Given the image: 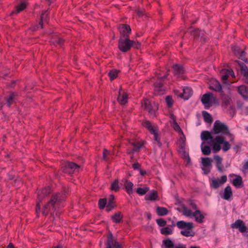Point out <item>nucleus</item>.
Segmentation results:
<instances>
[{
	"label": "nucleus",
	"mask_w": 248,
	"mask_h": 248,
	"mask_svg": "<svg viewBox=\"0 0 248 248\" xmlns=\"http://www.w3.org/2000/svg\"><path fill=\"white\" fill-rule=\"evenodd\" d=\"M27 5L25 2H22L19 5H17L16 7V14L19 13L20 12L23 11L26 8Z\"/></svg>",
	"instance_id": "obj_44"
},
{
	"label": "nucleus",
	"mask_w": 248,
	"mask_h": 248,
	"mask_svg": "<svg viewBox=\"0 0 248 248\" xmlns=\"http://www.w3.org/2000/svg\"><path fill=\"white\" fill-rule=\"evenodd\" d=\"M161 233L165 235L171 234L172 233V230L169 227H166L161 229Z\"/></svg>",
	"instance_id": "obj_38"
},
{
	"label": "nucleus",
	"mask_w": 248,
	"mask_h": 248,
	"mask_svg": "<svg viewBox=\"0 0 248 248\" xmlns=\"http://www.w3.org/2000/svg\"><path fill=\"white\" fill-rule=\"evenodd\" d=\"M204 142H202L201 145V149L202 154L205 155H209L211 153V148L208 145L203 146Z\"/></svg>",
	"instance_id": "obj_34"
},
{
	"label": "nucleus",
	"mask_w": 248,
	"mask_h": 248,
	"mask_svg": "<svg viewBox=\"0 0 248 248\" xmlns=\"http://www.w3.org/2000/svg\"><path fill=\"white\" fill-rule=\"evenodd\" d=\"M122 181L124 182V186L127 193L129 195L132 194L133 193V183L126 179L123 180Z\"/></svg>",
	"instance_id": "obj_23"
},
{
	"label": "nucleus",
	"mask_w": 248,
	"mask_h": 248,
	"mask_svg": "<svg viewBox=\"0 0 248 248\" xmlns=\"http://www.w3.org/2000/svg\"><path fill=\"white\" fill-rule=\"evenodd\" d=\"M231 227L233 229H238L242 233H244L247 231V227L245 223L241 219H238L234 223L232 224Z\"/></svg>",
	"instance_id": "obj_13"
},
{
	"label": "nucleus",
	"mask_w": 248,
	"mask_h": 248,
	"mask_svg": "<svg viewBox=\"0 0 248 248\" xmlns=\"http://www.w3.org/2000/svg\"><path fill=\"white\" fill-rule=\"evenodd\" d=\"M156 213L158 216H163L168 214L169 211L165 207L157 206L156 207Z\"/></svg>",
	"instance_id": "obj_31"
},
{
	"label": "nucleus",
	"mask_w": 248,
	"mask_h": 248,
	"mask_svg": "<svg viewBox=\"0 0 248 248\" xmlns=\"http://www.w3.org/2000/svg\"><path fill=\"white\" fill-rule=\"evenodd\" d=\"M239 65L241 69V73L245 77H248V68L243 63H239Z\"/></svg>",
	"instance_id": "obj_32"
},
{
	"label": "nucleus",
	"mask_w": 248,
	"mask_h": 248,
	"mask_svg": "<svg viewBox=\"0 0 248 248\" xmlns=\"http://www.w3.org/2000/svg\"><path fill=\"white\" fill-rule=\"evenodd\" d=\"M117 101L121 105H124L128 102V94L122 89V87H120L119 90Z\"/></svg>",
	"instance_id": "obj_11"
},
{
	"label": "nucleus",
	"mask_w": 248,
	"mask_h": 248,
	"mask_svg": "<svg viewBox=\"0 0 248 248\" xmlns=\"http://www.w3.org/2000/svg\"><path fill=\"white\" fill-rule=\"evenodd\" d=\"M52 192L49 186L40 190L38 192L37 202L36 208V213L38 215L40 212L44 216L51 214L61 205L66 199L65 192L58 193L53 194L48 202L43 206L41 210L40 202L45 199Z\"/></svg>",
	"instance_id": "obj_1"
},
{
	"label": "nucleus",
	"mask_w": 248,
	"mask_h": 248,
	"mask_svg": "<svg viewBox=\"0 0 248 248\" xmlns=\"http://www.w3.org/2000/svg\"><path fill=\"white\" fill-rule=\"evenodd\" d=\"M157 192L155 191H154L153 193H152L148 196V198L147 199L150 201H154L157 200Z\"/></svg>",
	"instance_id": "obj_45"
},
{
	"label": "nucleus",
	"mask_w": 248,
	"mask_h": 248,
	"mask_svg": "<svg viewBox=\"0 0 248 248\" xmlns=\"http://www.w3.org/2000/svg\"><path fill=\"white\" fill-rule=\"evenodd\" d=\"M64 42V40H63L62 38H58L57 37H54L53 38H52L51 40V42L53 43H55L56 42L60 46H62Z\"/></svg>",
	"instance_id": "obj_46"
},
{
	"label": "nucleus",
	"mask_w": 248,
	"mask_h": 248,
	"mask_svg": "<svg viewBox=\"0 0 248 248\" xmlns=\"http://www.w3.org/2000/svg\"><path fill=\"white\" fill-rule=\"evenodd\" d=\"M129 143L133 147L131 150H127L126 153L128 155H133L135 152L139 151L143 146L144 143L140 141H134L133 140L128 139Z\"/></svg>",
	"instance_id": "obj_9"
},
{
	"label": "nucleus",
	"mask_w": 248,
	"mask_h": 248,
	"mask_svg": "<svg viewBox=\"0 0 248 248\" xmlns=\"http://www.w3.org/2000/svg\"><path fill=\"white\" fill-rule=\"evenodd\" d=\"M188 204L191 208H192L193 210H196V209L197 208V206L196 203L194 202V201L189 200L188 201Z\"/></svg>",
	"instance_id": "obj_53"
},
{
	"label": "nucleus",
	"mask_w": 248,
	"mask_h": 248,
	"mask_svg": "<svg viewBox=\"0 0 248 248\" xmlns=\"http://www.w3.org/2000/svg\"><path fill=\"white\" fill-rule=\"evenodd\" d=\"M232 50L234 53L235 54H239L240 52L241 51L240 50V48L238 46H233L232 47Z\"/></svg>",
	"instance_id": "obj_56"
},
{
	"label": "nucleus",
	"mask_w": 248,
	"mask_h": 248,
	"mask_svg": "<svg viewBox=\"0 0 248 248\" xmlns=\"http://www.w3.org/2000/svg\"><path fill=\"white\" fill-rule=\"evenodd\" d=\"M239 55H240V58L243 60V61H245V62H247V58L245 57V52L244 50H242L240 53L239 54Z\"/></svg>",
	"instance_id": "obj_55"
},
{
	"label": "nucleus",
	"mask_w": 248,
	"mask_h": 248,
	"mask_svg": "<svg viewBox=\"0 0 248 248\" xmlns=\"http://www.w3.org/2000/svg\"><path fill=\"white\" fill-rule=\"evenodd\" d=\"M113 154V153L112 154H111V153L109 151H108V150H107L106 148H104L103 149V157H102L104 161L108 162V156L109 155Z\"/></svg>",
	"instance_id": "obj_41"
},
{
	"label": "nucleus",
	"mask_w": 248,
	"mask_h": 248,
	"mask_svg": "<svg viewBox=\"0 0 248 248\" xmlns=\"http://www.w3.org/2000/svg\"><path fill=\"white\" fill-rule=\"evenodd\" d=\"M49 17L47 11H44L42 12L41 16L40 21L39 22V25L41 28H43V25L44 23H47L48 22Z\"/></svg>",
	"instance_id": "obj_24"
},
{
	"label": "nucleus",
	"mask_w": 248,
	"mask_h": 248,
	"mask_svg": "<svg viewBox=\"0 0 248 248\" xmlns=\"http://www.w3.org/2000/svg\"><path fill=\"white\" fill-rule=\"evenodd\" d=\"M201 101L205 108H209L213 103H215L217 102V99L212 93H209L202 95Z\"/></svg>",
	"instance_id": "obj_4"
},
{
	"label": "nucleus",
	"mask_w": 248,
	"mask_h": 248,
	"mask_svg": "<svg viewBox=\"0 0 248 248\" xmlns=\"http://www.w3.org/2000/svg\"><path fill=\"white\" fill-rule=\"evenodd\" d=\"M174 75L179 77L184 73V68L182 65L176 64L173 65Z\"/></svg>",
	"instance_id": "obj_21"
},
{
	"label": "nucleus",
	"mask_w": 248,
	"mask_h": 248,
	"mask_svg": "<svg viewBox=\"0 0 248 248\" xmlns=\"http://www.w3.org/2000/svg\"><path fill=\"white\" fill-rule=\"evenodd\" d=\"M185 141L184 140H183L182 141V143H181V150H182V152H183L184 153H185V152L184 151V149H185Z\"/></svg>",
	"instance_id": "obj_60"
},
{
	"label": "nucleus",
	"mask_w": 248,
	"mask_h": 248,
	"mask_svg": "<svg viewBox=\"0 0 248 248\" xmlns=\"http://www.w3.org/2000/svg\"><path fill=\"white\" fill-rule=\"evenodd\" d=\"M113 221L116 223H119L123 218V216L121 212H118L111 216Z\"/></svg>",
	"instance_id": "obj_26"
},
{
	"label": "nucleus",
	"mask_w": 248,
	"mask_h": 248,
	"mask_svg": "<svg viewBox=\"0 0 248 248\" xmlns=\"http://www.w3.org/2000/svg\"><path fill=\"white\" fill-rule=\"evenodd\" d=\"M202 165L205 167H208L211 165V161L208 157L202 158Z\"/></svg>",
	"instance_id": "obj_43"
},
{
	"label": "nucleus",
	"mask_w": 248,
	"mask_h": 248,
	"mask_svg": "<svg viewBox=\"0 0 248 248\" xmlns=\"http://www.w3.org/2000/svg\"><path fill=\"white\" fill-rule=\"evenodd\" d=\"M120 188L119 180L116 179L111 183L110 189L112 191L118 192L120 190Z\"/></svg>",
	"instance_id": "obj_33"
},
{
	"label": "nucleus",
	"mask_w": 248,
	"mask_h": 248,
	"mask_svg": "<svg viewBox=\"0 0 248 248\" xmlns=\"http://www.w3.org/2000/svg\"><path fill=\"white\" fill-rule=\"evenodd\" d=\"M213 132L215 134H220L224 136H227L230 138V141H233L234 138L233 135L231 133L228 126L219 120L216 121L214 124Z\"/></svg>",
	"instance_id": "obj_2"
},
{
	"label": "nucleus",
	"mask_w": 248,
	"mask_h": 248,
	"mask_svg": "<svg viewBox=\"0 0 248 248\" xmlns=\"http://www.w3.org/2000/svg\"><path fill=\"white\" fill-rule=\"evenodd\" d=\"M181 233L185 236H191L192 235L190 233V232L189 231V230H186L185 231H182L181 232Z\"/></svg>",
	"instance_id": "obj_58"
},
{
	"label": "nucleus",
	"mask_w": 248,
	"mask_h": 248,
	"mask_svg": "<svg viewBox=\"0 0 248 248\" xmlns=\"http://www.w3.org/2000/svg\"><path fill=\"white\" fill-rule=\"evenodd\" d=\"M152 134H154V140L156 142L157 144L159 146H161L162 144L160 141V139L158 137V135L157 133V131L155 130V131L154 133H151Z\"/></svg>",
	"instance_id": "obj_48"
},
{
	"label": "nucleus",
	"mask_w": 248,
	"mask_h": 248,
	"mask_svg": "<svg viewBox=\"0 0 248 248\" xmlns=\"http://www.w3.org/2000/svg\"><path fill=\"white\" fill-rule=\"evenodd\" d=\"M141 106L144 110H147L150 115H155V109L153 108L150 100L145 98L141 102Z\"/></svg>",
	"instance_id": "obj_10"
},
{
	"label": "nucleus",
	"mask_w": 248,
	"mask_h": 248,
	"mask_svg": "<svg viewBox=\"0 0 248 248\" xmlns=\"http://www.w3.org/2000/svg\"><path fill=\"white\" fill-rule=\"evenodd\" d=\"M232 196V192L230 186H226L224 189V194L222 198L226 200H229Z\"/></svg>",
	"instance_id": "obj_25"
},
{
	"label": "nucleus",
	"mask_w": 248,
	"mask_h": 248,
	"mask_svg": "<svg viewBox=\"0 0 248 248\" xmlns=\"http://www.w3.org/2000/svg\"><path fill=\"white\" fill-rule=\"evenodd\" d=\"M227 180L226 175L222 176L220 179L213 178L211 180L210 186L214 189H217L226 182Z\"/></svg>",
	"instance_id": "obj_7"
},
{
	"label": "nucleus",
	"mask_w": 248,
	"mask_h": 248,
	"mask_svg": "<svg viewBox=\"0 0 248 248\" xmlns=\"http://www.w3.org/2000/svg\"><path fill=\"white\" fill-rule=\"evenodd\" d=\"M209 88L217 92H221L222 87L219 82L215 79H212L209 82Z\"/></svg>",
	"instance_id": "obj_15"
},
{
	"label": "nucleus",
	"mask_w": 248,
	"mask_h": 248,
	"mask_svg": "<svg viewBox=\"0 0 248 248\" xmlns=\"http://www.w3.org/2000/svg\"><path fill=\"white\" fill-rule=\"evenodd\" d=\"M228 77H229V74H228V72H227V73L226 75H223L222 76V80L224 81L227 80Z\"/></svg>",
	"instance_id": "obj_61"
},
{
	"label": "nucleus",
	"mask_w": 248,
	"mask_h": 248,
	"mask_svg": "<svg viewBox=\"0 0 248 248\" xmlns=\"http://www.w3.org/2000/svg\"><path fill=\"white\" fill-rule=\"evenodd\" d=\"M107 248H122L121 245L119 244L116 240L113 239V235L110 233L108 237L107 242Z\"/></svg>",
	"instance_id": "obj_12"
},
{
	"label": "nucleus",
	"mask_w": 248,
	"mask_h": 248,
	"mask_svg": "<svg viewBox=\"0 0 248 248\" xmlns=\"http://www.w3.org/2000/svg\"><path fill=\"white\" fill-rule=\"evenodd\" d=\"M142 124L143 126L146 127L151 133L155 132V129L153 127L149 121L144 120L142 122Z\"/></svg>",
	"instance_id": "obj_29"
},
{
	"label": "nucleus",
	"mask_w": 248,
	"mask_h": 248,
	"mask_svg": "<svg viewBox=\"0 0 248 248\" xmlns=\"http://www.w3.org/2000/svg\"><path fill=\"white\" fill-rule=\"evenodd\" d=\"M132 167L134 169H140V165L139 163H135L133 164Z\"/></svg>",
	"instance_id": "obj_59"
},
{
	"label": "nucleus",
	"mask_w": 248,
	"mask_h": 248,
	"mask_svg": "<svg viewBox=\"0 0 248 248\" xmlns=\"http://www.w3.org/2000/svg\"><path fill=\"white\" fill-rule=\"evenodd\" d=\"M214 159L216 162V166L219 171L223 172V166L222 163V158L218 155H215Z\"/></svg>",
	"instance_id": "obj_19"
},
{
	"label": "nucleus",
	"mask_w": 248,
	"mask_h": 248,
	"mask_svg": "<svg viewBox=\"0 0 248 248\" xmlns=\"http://www.w3.org/2000/svg\"><path fill=\"white\" fill-rule=\"evenodd\" d=\"M182 91L183 93H181L178 95L185 100L188 99L192 94V90L188 88H184Z\"/></svg>",
	"instance_id": "obj_18"
},
{
	"label": "nucleus",
	"mask_w": 248,
	"mask_h": 248,
	"mask_svg": "<svg viewBox=\"0 0 248 248\" xmlns=\"http://www.w3.org/2000/svg\"><path fill=\"white\" fill-rule=\"evenodd\" d=\"M166 101L169 107H171L173 105V99L170 96H167L166 97Z\"/></svg>",
	"instance_id": "obj_51"
},
{
	"label": "nucleus",
	"mask_w": 248,
	"mask_h": 248,
	"mask_svg": "<svg viewBox=\"0 0 248 248\" xmlns=\"http://www.w3.org/2000/svg\"><path fill=\"white\" fill-rule=\"evenodd\" d=\"M191 34L194 38H198L200 35V31L198 29H196L191 32Z\"/></svg>",
	"instance_id": "obj_54"
},
{
	"label": "nucleus",
	"mask_w": 248,
	"mask_h": 248,
	"mask_svg": "<svg viewBox=\"0 0 248 248\" xmlns=\"http://www.w3.org/2000/svg\"><path fill=\"white\" fill-rule=\"evenodd\" d=\"M131 43L132 44V46H133L135 48L137 49H139L140 48L141 44L139 42L131 41Z\"/></svg>",
	"instance_id": "obj_57"
},
{
	"label": "nucleus",
	"mask_w": 248,
	"mask_h": 248,
	"mask_svg": "<svg viewBox=\"0 0 248 248\" xmlns=\"http://www.w3.org/2000/svg\"><path fill=\"white\" fill-rule=\"evenodd\" d=\"M202 114L204 121L208 123H211L213 121L211 115L205 111L202 112Z\"/></svg>",
	"instance_id": "obj_35"
},
{
	"label": "nucleus",
	"mask_w": 248,
	"mask_h": 248,
	"mask_svg": "<svg viewBox=\"0 0 248 248\" xmlns=\"http://www.w3.org/2000/svg\"><path fill=\"white\" fill-rule=\"evenodd\" d=\"M149 189L147 187H145L143 188L138 187L137 189L136 192L138 194L140 195H143L145 194L148 191Z\"/></svg>",
	"instance_id": "obj_42"
},
{
	"label": "nucleus",
	"mask_w": 248,
	"mask_h": 248,
	"mask_svg": "<svg viewBox=\"0 0 248 248\" xmlns=\"http://www.w3.org/2000/svg\"><path fill=\"white\" fill-rule=\"evenodd\" d=\"M201 138L202 140H212L213 137L211 133L208 131H203L202 132L201 135Z\"/></svg>",
	"instance_id": "obj_28"
},
{
	"label": "nucleus",
	"mask_w": 248,
	"mask_h": 248,
	"mask_svg": "<svg viewBox=\"0 0 248 248\" xmlns=\"http://www.w3.org/2000/svg\"><path fill=\"white\" fill-rule=\"evenodd\" d=\"M182 213L186 217H190L193 214L191 210L187 208L186 206H182Z\"/></svg>",
	"instance_id": "obj_40"
},
{
	"label": "nucleus",
	"mask_w": 248,
	"mask_h": 248,
	"mask_svg": "<svg viewBox=\"0 0 248 248\" xmlns=\"http://www.w3.org/2000/svg\"><path fill=\"white\" fill-rule=\"evenodd\" d=\"M79 167L80 166L76 163L71 162H66L63 167L62 170L64 173L71 174L76 170H78Z\"/></svg>",
	"instance_id": "obj_6"
},
{
	"label": "nucleus",
	"mask_w": 248,
	"mask_h": 248,
	"mask_svg": "<svg viewBox=\"0 0 248 248\" xmlns=\"http://www.w3.org/2000/svg\"><path fill=\"white\" fill-rule=\"evenodd\" d=\"M16 96V94L15 93H12L10 94L9 97L6 99L7 104L8 107H10L13 103V100L15 97Z\"/></svg>",
	"instance_id": "obj_39"
},
{
	"label": "nucleus",
	"mask_w": 248,
	"mask_h": 248,
	"mask_svg": "<svg viewBox=\"0 0 248 248\" xmlns=\"http://www.w3.org/2000/svg\"><path fill=\"white\" fill-rule=\"evenodd\" d=\"M107 203L106 199H101L99 201V207L101 209H103L105 208Z\"/></svg>",
	"instance_id": "obj_49"
},
{
	"label": "nucleus",
	"mask_w": 248,
	"mask_h": 248,
	"mask_svg": "<svg viewBox=\"0 0 248 248\" xmlns=\"http://www.w3.org/2000/svg\"><path fill=\"white\" fill-rule=\"evenodd\" d=\"M157 224L160 227H164L167 224V221L163 218H159L156 220Z\"/></svg>",
	"instance_id": "obj_50"
},
{
	"label": "nucleus",
	"mask_w": 248,
	"mask_h": 248,
	"mask_svg": "<svg viewBox=\"0 0 248 248\" xmlns=\"http://www.w3.org/2000/svg\"><path fill=\"white\" fill-rule=\"evenodd\" d=\"M215 140L218 143H223L222 150L224 152H226L230 148V145L228 141H225V138L222 136H217L215 138Z\"/></svg>",
	"instance_id": "obj_14"
},
{
	"label": "nucleus",
	"mask_w": 248,
	"mask_h": 248,
	"mask_svg": "<svg viewBox=\"0 0 248 248\" xmlns=\"http://www.w3.org/2000/svg\"><path fill=\"white\" fill-rule=\"evenodd\" d=\"M132 46L131 40L129 38H123L120 37L119 40L118 47L119 49L124 52L128 51Z\"/></svg>",
	"instance_id": "obj_5"
},
{
	"label": "nucleus",
	"mask_w": 248,
	"mask_h": 248,
	"mask_svg": "<svg viewBox=\"0 0 248 248\" xmlns=\"http://www.w3.org/2000/svg\"><path fill=\"white\" fill-rule=\"evenodd\" d=\"M114 200V196L113 195H111L110 196L109 199H108V204L107 205V208L106 210L107 211H110L113 208H114L115 206L113 203V201Z\"/></svg>",
	"instance_id": "obj_27"
},
{
	"label": "nucleus",
	"mask_w": 248,
	"mask_h": 248,
	"mask_svg": "<svg viewBox=\"0 0 248 248\" xmlns=\"http://www.w3.org/2000/svg\"><path fill=\"white\" fill-rule=\"evenodd\" d=\"M168 75L169 71H168L167 73L163 76L160 73H157L155 75V78H154V79H156V81L154 83V88L155 91L156 93L159 95L164 93L165 88L163 86V82L167 78Z\"/></svg>",
	"instance_id": "obj_3"
},
{
	"label": "nucleus",
	"mask_w": 248,
	"mask_h": 248,
	"mask_svg": "<svg viewBox=\"0 0 248 248\" xmlns=\"http://www.w3.org/2000/svg\"><path fill=\"white\" fill-rule=\"evenodd\" d=\"M244 169L245 170H248V161L246 162L245 165H244Z\"/></svg>",
	"instance_id": "obj_63"
},
{
	"label": "nucleus",
	"mask_w": 248,
	"mask_h": 248,
	"mask_svg": "<svg viewBox=\"0 0 248 248\" xmlns=\"http://www.w3.org/2000/svg\"><path fill=\"white\" fill-rule=\"evenodd\" d=\"M170 117L171 119V121H170V123L174 130L176 131L182 132L181 128L176 122V118L174 114L172 113L170 114Z\"/></svg>",
	"instance_id": "obj_17"
},
{
	"label": "nucleus",
	"mask_w": 248,
	"mask_h": 248,
	"mask_svg": "<svg viewBox=\"0 0 248 248\" xmlns=\"http://www.w3.org/2000/svg\"><path fill=\"white\" fill-rule=\"evenodd\" d=\"M229 75H231L232 77H234V74L232 70H228Z\"/></svg>",
	"instance_id": "obj_62"
},
{
	"label": "nucleus",
	"mask_w": 248,
	"mask_h": 248,
	"mask_svg": "<svg viewBox=\"0 0 248 248\" xmlns=\"http://www.w3.org/2000/svg\"><path fill=\"white\" fill-rule=\"evenodd\" d=\"M233 185L237 187H241L243 185L242 179L240 176H237L232 182Z\"/></svg>",
	"instance_id": "obj_30"
},
{
	"label": "nucleus",
	"mask_w": 248,
	"mask_h": 248,
	"mask_svg": "<svg viewBox=\"0 0 248 248\" xmlns=\"http://www.w3.org/2000/svg\"><path fill=\"white\" fill-rule=\"evenodd\" d=\"M119 73V71L117 70H112L108 73V76L111 80H113L115 79Z\"/></svg>",
	"instance_id": "obj_37"
},
{
	"label": "nucleus",
	"mask_w": 248,
	"mask_h": 248,
	"mask_svg": "<svg viewBox=\"0 0 248 248\" xmlns=\"http://www.w3.org/2000/svg\"><path fill=\"white\" fill-rule=\"evenodd\" d=\"M163 242L165 246L168 248H172L174 247L173 242L170 239L164 240Z\"/></svg>",
	"instance_id": "obj_47"
},
{
	"label": "nucleus",
	"mask_w": 248,
	"mask_h": 248,
	"mask_svg": "<svg viewBox=\"0 0 248 248\" xmlns=\"http://www.w3.org/2000/svg\"><path fill=\"white\" fill-rule=\"evenodd\" d=\"M176 225L180 229L190 230L193 228V224L191 222H186L184 221H179Z\"/></svg>",
	"instance_id": "obj_16"
},
{
	"label": "nucleus",
	"mask_w": 248,
	"mask_h": 248,
	"mask_svg": "<svg viewBox=\"0 0 248 248\" xmlns=\"http://www.w3.org/2000/svg\"><path fill=\"white\" fill-rule=\"evenodd\" d=\"M175 248H186V247L184 245H179L177 246H176Z\"/></svg>",
	"instance_id": "obj_64"
},
{
	"label": "nucleus",
	"mask_w": 248,
	"mask_h": 248,
	"mask_svg": "<svg viewBox=\"0 0 248 248\" xmlns=\"http://www.w3.org/2000/svg\"><path fill=\"white\" fill-rule=\"evenodd\" d=\"M118 29L121 34L120 37L123 38L129 37L131 30L129 25L124 24H120L119 26Z\"/></svg>",
	"instance_id": "obj_8"
},
{
	"label": "nucleus",
	"mask_w": 248,
	"mask_h": 248,
	"mask_svg": "<svg viewBox=\"0 0 248 248\" xmlns=\"http://www.w3.org/2000/svg\"><path fill=\"white\" fill-rule=\"evenodd\" d=\"M220 143H214L213 145V150L214 152L217 153L221 149V147L219 145Z\"/></svg>",
	"instance_id": "obj_52"
},
{
	"label": "nucleus",
	"mask_w": 248,
	"mask_h": 248,
	"mask_svg": "<svg viewBox=\"0 0 248 248\" xmlns=\"http://www.w3.org/2000/svg\"><path fill=\"white\" fill-rule=\"evenodd\" d=\"M237 91L244 98H248V87L246 86L242 85L238 87Z\"/></svg>",
	"instance_id": "obj_22"
},
{
	"label": "nucleus",
	"mask_w": 248,
	"mask_h": 248,
	"mask_svg": "<svg viewBox=\"0 0 248 248\" xmlns=\"http://www.w3.org/2000/svg\"><path fill=\"white\" fill-rule=\"evenodd\" d=\"M221 99H222L223 103L226 105L228 106L230 104L231 99L228 95L221 94Z\"/></svg>",
	"instance_id": "obj_36"
},
{
	"label": "nucleus",
	"mask_w": 248,
	"mask_h": 248,
	"mask_svg": "<svg viewBox=\"0 0 248 248\" xmlns=\"http://www.w3.org/2000/svg\"><path fill=\"white\" fill-rule=\"evenodd\" d=\"M192 216L195 218V220L200 223H202L204 216L199 210H196L193 213Z\"/></svg>",
	"instance_id": "obj_20"
}]
</instances>
